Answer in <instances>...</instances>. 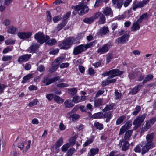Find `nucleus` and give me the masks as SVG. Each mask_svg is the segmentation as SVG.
<instances>
[{"instance_id":"obj_1","label":"nucleus","mask_w":156,"mask_h":156,"mask_svg":"<svg viewBox=\"0 0 156 156\" xmlns=\"http://www.w3.org/2000/svg\"><path fill=\"white\" fill-rule=\"evenodd\" d=\"M34 38L37 40V42L42 44L48 40L49 37L48 36L45 35L42 32H39L35 34Z\"/></svg>"},{"instance_id":"obj_2","label":"nucleus","mask_w":156,"mask_h":156,"mask_svg":"<svg viewBox=\"0 0 156 156\" xmlns=\"http://www.w3.org/2000/svg\"><path fill=\"white\" fill-rule=\"evenodd\" d=\"M73 9L75 11L78 12L80 15L87 13L89 10L88 6L84 3L75 6Z\"/></svg>"},{"instance_id":"obj_3","label":"nucleus","mask_w":156,"mask_h":156,"mask_svg":"<svg viewBox=\"0 0 156 156\" xmlns=\"http://www.w3.org/2000/svg\"><path fill=\"white\" fill-rule=\"evenodd\" d=\"M73 38L71 37L64 40L62 43L59 44V46L61 49H68L71 47L73 44Z\"/></svg>"},{"instance_id":"obj_4","label":"nucleus","mask_w":156,"mask_h":156,"mask_svg":"<svg viewBox=\"0 0 156 156\" xmlns=\"http://www.w3.org/2000/svg\"><path fill=\"white\" fill-rule=\"evenodd\" d=\"M146 116L145 114L138 116L134 120L133 124L137 128L139 127L143 122Z\"/></svg>"},{"instance_id":"obj_5","label":"nucleus","mask_w":156,"mask_h":156,"mask_svg":"<svg viewBox=\"0 0 156 156\" xmlns=\"http://www.w3.org/2000/svg\"><path fill=\"white\" fill-rule=\"evenodd\" d=\"M129 37V34H126L118 38L115 41V44H123L127 42Z\"/></svg>"},{"instance_id":"obj_6","label":"nucleus","mask_w":156,"mask_h":156,"mask_svg":"<svg viewBox=\"0 0 156 156\" xmlns=\"http://www.w3.org/2000/svg\"><path fill=\"white\" fill-rule=\"evenodd\" d=\"M83 44H81L75 47L73 49V53L75 55H77L85 50Z\"/></svg>"},{"instance_id":"obj_7","label":"nucleus","mask_w":156,"mask_h":156,"mask_svg":"<svg viewBox=\"0 0 156 156\" xmlns=\"http://www.w3.org/2000/svg\"><path fill=\"white\" fill-rule=\"evenodd\" d=\"M150 0H143L141 2H139L137 4H134L133 6L132 9L135 11L138 8H141L147 4Z\"/></svg>"},{"instance_id":"obj_8","label":"nucleus","mask_w":156,"mask_h":156,"mask_svg":"<svg viewBox=\"0 0 156 156\" xmlns=\"http://www.w3.org/2000/svg\"><path fill=\"white\" fill-rule=\"evenodd\" d=\"M31 56V55L30 54H26L21 55L18 58L17 62L21 64L24 62L28 61Z\"/></svg>"},{"instance_id":"obj_9","label":"nucleus","mask_w":156,"mask_h":156,"mask_svg":"<svg viewBox=\"0 0 156 156\" xmlns=\"http://www.w3.org/2000/svg\"><path fill=\"white\" fill-rule=\"evenodd\" d=\"M32 35V33L30 32H19L17 34L18 37L21 39H28Z\"/></svg>"},{"instance_id":"obj_10","label":"nucleus","mask_w":156,"mask_h":156,"mask_svg":"<svg viewBox=\"0 0 156 156\" xmlns=\"http://www.w3.org/2000/svg\"><path fill=\"white\" fill-rule=\"evenodd\" d=\"M109 48V45L108 44H105L99 48L97 53L100 54H103L108 51Z\"/></svg>"},{"instance_id":"obj_11","label":"nucleus","mask_w":156,"mask_h":156,"mask_svg":"<svg viewBox=\"0 0 156 156\" xmlns=\"http://www.w3.org/2000/svg\"><path fill=\"white\" fill-rule=\"evenodd\" d=\"M155 147V146H153V144H150L149 143H146L142 147L141 154L142 155H144L145 153L148 152L149 150Z\"/></svg>"},{"instance_id":"obj_12","label":"nucleus","mask_w":156,"mask_h":156,"mask_svg":"<svg viewBox=\"0 0 156 156\" xmlns=\"http://www.w3.org/2000/svg\"><path fill=\"white\" fill-rule=\"evenodd\" d=\"M109 30L107 27L104 26L100 28L97 32V34L99 35H106L109 33Z\"/></svg>"},{"instance_id":"obj_13","label":"nucleus","mask_w":156,"mask_h":156,"mask_svg":"<svg viewBox=\"0 0 156 156\" xmlns=\"http://www.w3.org/2000/svg\"><path fill=\"white\" fill-rule=\"evenodd\" d=\"M154 136V134L153 133L147 135L146 137V141L147 142L146 143H149L150 144H153V146L155 147V144L152 141Z\"/></svg>"},{"instance_id":"obj_14","label":"nucleus","mask_w":156,"mask_h":156,"mask_svg":"<svg viewBox=\"0 0 156 156\" xmlns=\"http://www.w3.org/2000/svg\"><path fill=\"white\" fill-rule=\"evenodd\" d=\"M113 116V115L111 112H104L103 113V118H106L105 122H108Z\"/></svg>"},{"instance_id":"obj_15","label":"nucleus","mask_w":156,"mask_h":156,"mask_svg":"<svg viewBox=\"0 0 156 156\" xmlns=\"http://www.w3.org/2000/svg\"><path fill=\"white\" fill-rule=\"evenodd\" d=\"M39 47V45L36 43H33L31 46L28 49L30 53H34L36 50Z\"/></svg>"},{"instance_id":"obj_16","label":"nucleus","mask_w":156,"mask_h":156,"mask_svg":"<svg viewBox=\"0 0 156 156\" xmlns=\"http://www.w3.org/2000/svg\"><path fill=\"white\" fill-rule=\"evenodd\" d=\"M142 86V85L140 84H138L135 86V87L131 90V91L129 92V93L132 94V95L136 94L139 91Z\"/></svg>"},{"instance_id":"obj_17","label":"nucleus","mask_w":156,"mask_h":156,"mask_svg":"<svg viewBox=\"0 0 156 156\" xmlns=\"http://www.w3.org/2000/svg\"><path fill=\"white\" fill-rule=\"evenodd\" d=\"M63 59V58L61 57L58 58L53 62L52 65L54 66L55 67L58 68V67L59 65L62 62Z\"/></svg>"},{"instance_id":"obj_18","label":"nucleus","mask_w":156,"mask_h":156,"mask_svg":"<svg viewBox=\"0 0 156 156\" xmlns=\"http://www.w3.org/2000/svg\"><path fill=\"white\" fill-rule=\"evenodd\" d=\"M85 99V96H81V97H79L78 96H75L73 97L72 101L75 103H77L83 101Z\"/></svg>"},{"instance_id":"obj_19","label":"nucleus","mask_w":156,"mask_h":156,"mask_svg":"<svg viewBox=\"0 0 156 156\" xmlns=\"http://www.w3.org/2000/svg\"><path fill=\"white\" fill-rule=\"evenodd\" d=\"M112 76L114 77L117 76L122 74L123 72L120 71L118 69H113L111 70Z\"/></svg>"},{"instance_id":"obj_20","label":"nucleus","mask_w":156,"mask_h":156,"mask_svg":"<svg viewBox=\"0 0 156 156\" xmlns=\"http://www.w3.org/2000/svg\"><path fill=\"white\" fill-rule=\"evenodd\" d=\"M17 31V28L13 26H10L8 28L7 32L9 33L15 34Z\"/></svg>"},{"instance_id":"obj_21","label":"nucleus","mask_w":156,"mask_h":156,"mask_svg":"<svg viewBox=\"0 0 156 156\" xmlns=\"http://www.w3.org/2000/svg\"><path fill=\"white\" fill-rule=\"evenodd\" d=\"M138 22L137 20L135 22H134L132 26L131 27V31H135L138 30L140 28V25H139Z\"/></svg>"},{"instance_id":"obj_22","label":"nucleus","mask_w":156,"mask_h":156,"mask_svg":"<svg viewBox=\"0 0 156 156\" xmlns=\"http://www.w3.org/2000/svg\"><path fill=\"white\" fill-rule=\"evenodd\" d=\"M115 106V104L113 103L107 105L103 109V112H106L112 110Z\"/></svg>"},{"instance_id":"obj_23","label":"nucleus","mask_w":156,"mask_h":156,"mask_svg":"<svg viewBox=\"0 0 156 156\" xmlns=\"http://www.w3.org/2000/svg\"><path fill=\"white\" fill-rule=\"evenodd\" d=\"M113 1L112 0V4L114 5L115 7L119 9L121 8L123 4L122 1L121 0H117L115 3L113 2Z\"/></svg>"},{"instance_id":"obj_24","label":"nucleus","mask_w":156,"mask_h":156,"mask_svg":"<svg viewBox=\"0 0 156 156\" xmlns=\"http://www.w3.org/2000/svg\"><path fill=\"white\" fill-rule=\"evenodd\" d=\"M103 13L106 16L110 15L112 16V15L111 9L109 7H106L103 11Z\"/></svg>"},{"instance_id":"obj_25","label":"nucleus","mask_w":156,"mask_h":156,"mask_svg":"<svg viewBox=\"0 0 156 156\" xmlns=\"http://www.w3.org/2000/svg\"><path fill=\"white\" fill-rule=\"evenodd\" d=\"M148 15L147 13H145L143 14L137 20L139 23H142L144 20H146L148 17Z\"/></svg>"},{"instance_id":"obj_26","label":"nucleus","mask_w":156,"mask_h":156,"mask_svg":"<svg viewBox=\"0 0 156 156\" xmlns=\"http://www.w3.org/2000/svg\"><path fill=\"white\" fill-rule=\"evenodd\" d=\"M94 21V16H92L89 18H86L83 20V21L87 24H90Z\"/></svg>"},{"instance_id":"obj_27","label":"nucleus","mask_w":156,"mask_h":156,"mask_svg":"<svg viewBox=\"0 0 156 156\" xmlns=\"http://www.w3.org/2000/svg\"><path fill=\"white\" fill-rule=\"evenodd\" d=\"M102 99H96L94 101V106L95 107H98L101 105L103 104Z\"/></svg>"},{"instance_id":"obj_28","label":"nucleus","mask_w":156,"mask_h":156,"mask_svg":"<svg viewBox=\"0 0 156 156\" xmlns=\"http://www.w3.org/2000/svg\"><path fill=\"white\" fill-rule=\"evenodd\" d=\"M132 133V130H129L126 132L124 136V139L125 140H128L130 137L131 136Z\"/></svg>"},{"instance_id":"obj_29","label":"nucleus","mask_w":156,"mask_h":156,"mask_svg":"<svg viewBox=\"0 0 156 156\" xmlns=\"http://www.w3.org/2000/svg\"><path fill=\"white\" fill-rule=\"evenodd\" d=\"M68 93L72 96H73L76 94L77 91V90L75 88H70L68 89Z\"/></svg>"},{"instance_id":"obj_30","label":"nucleus","mask_w":156,"mask_h":156,"mask_svg":"<svg viewBox=\"0 0 156 156\" xmlns=\"http://www.w3.org/2000/svg\"><path fill=\"white\" fill-rule=\"evenodd\" d=\"M94 125L96 129L99 130H101L104 128L103 124L99 122H95Z\"/></svg>"},{"instance_id":"obj_31","label":"nucleus","mask_w":156,"mask_h":156,"mask_svg":"<svg viewBox=\"0 0 156 156\" xmlns=\"http://www.w3.org/2000/svg\"><path fill=\"white\" fill-rule=\"evenodd\" d=\"M96 41L91 42L87 44H83V46H84L85 50H86L87 48H91L93 46L95 45L96 44Z\"/></svg>"},{"instance_id":"obj_32","label":"nucleus","mask_w":156,"mask_h":156,"mask_svg":"<svg viewBox=\"0 0 156 156\" xmlns=\"http://www.w3.org/2000/svg\"><path fill=\"white\" fill-rule=\"evenodd\" d=\"M153 78V76L151 74H149L146 76L144 79L143 81V84L146 83L147 81L151 80Z\"/></svg>"},{"instance_id":"obj_33","label":"nucleus","mask_w":156,"mask_h":156,"mask_svg":"<svg viewBox=\"0 0 156 156\" xmlns=\"http://www.w3.org/2000/svg\"><path fill=\"white\" fill-rule=\"evenodd\" d=\"M99 149L98 148H92L90 150V154L89 156H94L97 154L98 152Z\"/></svg>"},{"instance_id":"obj_34","label":"nucleus","mask_w":156,"mask_h":156,"mask_svg":"<svg viewBox=\"0 0 156 156\" xmlns=\"http://www.w3.org/2000/svg\"><path fill=\"white\" fill-rule=\"evenodd\" d=\"M54 100L57 103H62L64 101V100L60 97L56 95H55L54 98Z\"/></svg>"},{"instance_id":"obj_35","label":"nucleus","mask_w":156,"mask_h":156,"mask_svg":"<svg viewBox=\"0 0 156 156\" xmlns=\"http://www.w3.org/2000/svg\"><path fill=\"white\" fill-rule=\"evenodd\" d=\"M64 104L66 108H71L74 106V104L73 103L71 100H66L65 101Z\"/></svg>"},{"instance_id":"obj_36","label":"nucleus","mask_w":156,"mask_h":156,"mask_svg":"<svg viewBox=\"0 0 156 156\" xmlns=\"http://www.w3.org/2000/svg\"><path fill=\"white\" fill-rule=\"evenodd\" d=\"M125 118V116L123 115L119 118L116 120V125H118L121 123L123 121Z\"/></svg>"},{"instance_id":"obj_37","label":"nucleus","mask_w":156,"mask_h":156,"mask_svg":"<svg viewBox=\"0 0 156 156\" xmlns=\"http://www.w3.org/2000/svg\"><path fill=\"white\" fill-rule=\"evenodd\" d=\"M67 23L66 21H62L61 23L58 24L57 27L58 31H59L61 30L66 25Z\"/></svg>"},{"instance_id":"obj_38","label":"nucleus","mask_w":156,"mask_h":156,"mask_svg":"<svg viewBox=\"0 0 156 156\" xmlns=\"http://www.w3.org/2000/svg\"><path fill=\"white\" fill-rule=\"evenodd\" d=\"M63 143V138L61 137L57 140L55 144L56 148L58 149V148L62 145Z\"/></svg>"},{"instance_id":"obj_39","label":"nucleus","mask_w":156,"mask_h":156,"mask_svg":"<svg viewBox=\"0 0 156 156\" xmlns=\"http://www.w3.org/2000/svg\"><path fill=\"white\" fill-rule=\"evenodd\" d=\"M103 113L102 112L95 113L93 115V117L94 119L103 118Z\"/></svg>"},{"instance_id":"obj_40","label":"nucleus","mask_w":156,"mask_h":156,"mask_svg":"<svg viewBox=\"0 0 156 156\" xmlns=\"http://www.w3.org/2000/svg\"><path fill=\"white\" fill-rule=\"evenodd\" d=\"M27 142L26 140H22L18 143L17 146L18 148H20L21 150H22L25 144Z\"/></svg>"},{"instance_id":"obj_41","label":"nucleus","mask_w":156,"mask_h":156,"mask_svg":"<svg viewBox=\"0 0 156 156\" xmlns=\"http://www.w3.org/2000/svg\"><path fill=\"white\" fill-rule=\"evenodd\" d=\"M75 151L76 150L74 148H70L67 151L66 156H72Z\"/></svg>"},{"instance_id":"obj_42","label":"nucleus","mask_w":156,"mask_h":156,"mask_svg":"<svg viewBox=\"0 0 156 156\" xmlns=\"http://www.w3.org/2000/svg\"><path fill=\"white\" fill-rule=\"evenodd\" d=\"M56 86L60 88H63L64 87H67L69 86V84L64 83H61L58 84H57L56 85Z\"/></svg>"},{"instance_id":"obj_43","label":"nucleus","mask_w":156,"mask_h":156,"mask_svg":"<svg viewBox=\"0 0 156 156\" xmlns=\"http://www.w3.org/2000/svg\"><path fill=\"white\" fill-rule=\"evenodd\" d=\"M70 147V144L67 143L61 147V149L62 151L65 152L68 150V148Z\"/></svg>"},{"instance_id":"obj_44","label":"nucleus","mask_w":156,"mask_h":156,"mask_svg":"<svg viewBox=\"0 0 156 156\" xmlns=\"http://www.w3.org/2000/svg\"><path fill=\"white\" fill-rule=\"evenodd\" d=\"M141 110V107L140 106H137L135 108V110L133 112V114L134 115H136Z\"/></svg>"},{"instance_id":"obj_45","label":"nucleus","mask_w":156,"mask_h":156,"mask_svg":"<svg viewBox=\"0 0 156 156\" xmlns=\"http://www.w3.org/2000/svg\"><path fill=\"white\" fill-rule=\"evenodd\" d=\"M57 41L55 39H52L51 40H48L47 42V44L50 46H52L55 44Z\"/></svg>"},{"instance_id":"obj_46","label":"nucleus","mask_w":156,"mask_h":156,"mask_svg":"<svg viewBox=\"0 0 156 156\" xmlns=\"http://www.w3.org/2000/svg\"><path fill=\"white\" fill-rule=\"evenodd\" d=\"M129 147V144L128 141H125L124 142V143L123 145L122 149V150L125 151L127 150Z\"/></svg>"},{"instance_id":"obj_47","label":"nucleus","mask_w":156,"mask_h":156,"mask_svg":"<svg viewBox=\"0 0 156 156\" xmlns=\"http://www.w3.org/2000/svg\"><path fill=\"white\" fill-rule=\"evenodd\" d=\"M60 77L59 76H55L50 79L49 83H48V84H50L54 82H55L58 80Z\"/></svg>"},{"instance_id":"obj_48","label":"nucleus","mask_w":156,"mask_h":156,"mask_svg":"<svg viewBox=\"0 0 156 156\" xmlns=\"http://www.w3.org/2000/svg\"><path fill=\"white\" fill-rule=\"evenodd\" d=\"M142 146L139 144L137 145L134 148V150L136 153H140L142 152V149L141 147Z\"/></svg>"},{"instance_id":"obj_49","label":"nucleus","mask_w":156,"mask_h":156,"mask_svg":"<svg viewBox=\"0 0 156 156\" xmlns=\"http://www.w3.org/2000/svg\"><path fill=\"white\" fill-rule=\"evenodd\" d=\"M105 16L103 15H101L99 21V24H103L105 23Z\"/></svg>"},{"instance_id":"obj_50","label":"nucleus","mask_w":156,"mask_h":156,"mask_svg":"<svg viewBox=\"0 0 156 156\" xmlns=\"http://www.w3.org/2000/svg\"><path fill=\"white\" fill-rule=\"evenodd\" d=\"M103 0H96L94 7L96 8L101 5L103 3Z\"/></svg>"},{"instance_id":"obj_51","label":"nucleus","mask_w":156,"mask_h":156,"mask_svg":"<svg viewBox=\"0 0 156 156\" xmlns=\"http://www.w3.org/2000/svg\"><path fill=\"white\" fill-rule=\"evenodd\" d=\"M37 70L40 72H44L45 70V68L43 65H41L38 67Z\"/></svg>"},{"instance_id":"obj_52","label":"nucleus","mask_w":156,"mask_h":156,"mask_svg":"<svg viewBox=\"0 0 156 156\" xmlns=\"http://www.w3.org/2000/svg\"><path fill=\"white\" fill-rule=\"evenodd\" d=\"M71 12L69 11L67 12L63 17V21H66V20L70 17Z\"/></svg>"},{"instance_id":"obj_53","label":"nucleus","mask_w":156,"mask_h":156,"mask_svg":"<svg viewBox=\"0 0 156 156\" xmlns=\"http://www.w3.org/2000/svg\"><path fill=\"white\" fill-rule=\"evenodd\" d=\"M12 56L6 55L3 56L2 60L3 61H6L12 59Z\"/></svg>"},{"instance_id":"obj_54","label":"nucleus","mask_w":156,"mask_h":156,"mask_svg":"<svg viewBox=\"0 0 156 156\" xmlns=\"http://www.w3.org/2000/svg\"><path fill=\"white\" fill-rule=\"evenodd\" d=\"M38 102V100L37 99H35L33 100L31 102L29 103L28 106L30 107H32L36 105Z\"/></svg>"},{"instance_id":"obj_55","label":"nucleus","mask_w":156,"mask_h":156,"mask_svg":"<svg viewBox=\"0 0 156 156\" xmlns=\"http://www.w3.org/2000/svg\"><path fill=\"white\" fill-rule=\"evenodd\" d=\"M114 77L113 76H112L108 77L107 78V81H108L109 83H112L115 82L116 80L115 79H112Z\"/></svg>"},{"instance_id":"obj_56","label":"nucleus","mask_w":156,"mask_h":156,"mask_svg":"<svg viewBox=\"0 0 156 156\" xmlns=\"http://www.w3.org/2000/svg\"><path fill=\"white\" fill-rule=\"evenodd\" d=\"M131 126V124L129 122H127L122 127L126 130L128 129Z\"/></svg>"},{"instance_id":"obj_57","label":"nucleus","mask_w":156,"mask_h":156,"mask_svg":"<svg viewBox=\"0 0 156 156\" xmlns=\"http://www.w3.org/2000/svg\"><path fill=\"white\" fill-rule=\"evenodd\" d=\"M33 77V74H29L24 76L23 78V79L27 81Z\"/></svg>"},{"instance_id":"obj_58","label":"nucleus","mask_w":156,"mask_h":156,"mask_svg":"<svg viewBox=\"0 0 156 156\" xmlns=\"http://www.w3.org/2000/svg\"><path fill=\"white\" fill-rule=\"evenodd\" d=\"M15 42V40L10 39L6 41H5V43L7 45H9L13 44Z\"/></svg>"},{"instance_id":"obj_59","label":"nucleus","mask_w":156,"mask_h":156,"mask_svg":"<svg viewBox=\"0 0 156 156\" xmlns=\"http://www.w3.org/2000/svg\"><path fill=\"white\" fill-rule=\"evenodd\" d=\"M94 138H91L89 140H87L85 143L84 144V146H86L90 144L94 140Z\"/></svg>"},{"instance_id":"obj_60","label":"nucleus","mask_w":156,"mask_h":156,"mask_svg":"<svg viewBox=\"0 0 156 156\" xmlns=\"http://www.w3.org/2000/svg\"><path fill=\"white\" fill-rule=\"evenodd\" d=\"M6 87V86L4 84L0 83V94L3 93L5 88Z\"/></svg>"},{"instance_id":"obj_61","label":"nucleus","mask_w":156,"mask_h":156,"mask_svg":"<svg viewBox=\"0 0 156 156\" xmlns=\"http://www.w3.org/2000/svg\"><path fill=\"white\" fill-rule=\"evenodd\" d=\"M47 16L48 21L50 22L51 21L52 16L49 11H47Z\"/></svg>"},{"instance_id":"obj_62","label":"nucleus","mask_w":156,"mask_h":156,"mask_svg":"<svg viewBox=\"0 0 156 156\" xmlns=\"http://www.w3.org/2000/svg\"><path fill=\"white\" fill-rule=\"evenodd\" d=\"M88 71L89 74L90 75H93L95 73L94 69L92 67L88 69Z\"/></svg>"},{"instance_id":"obj_63","label":"nucleus","mask_w":156,"mask_h":156,"mask_svg":"<svg viewBox=\"0 0 156 156\" xmlns=\"http://www.w3.org/2000/svg\"><path fill=\"white\" fill-rule=\"evenodd\" d=\"M52 91L56 94L58 95H60L61 94V91L59 90H58L56 88H54Z\"/></svg>"},{"instance_id":"obj_64","label":"nucleus","mask_w":156,"mask_h":156,"mask_svg":"<svg viewBox=\"0 0 156 156\" xmlns=\"http://www.w3.org/2000/svg\"><path fill=\"white\" fill-rule=\"evenodd\" d=\"M76 139L74 137L71 138L69 140V142L71 146H73L75 144Z\"/></svg>"}]
</instances>
